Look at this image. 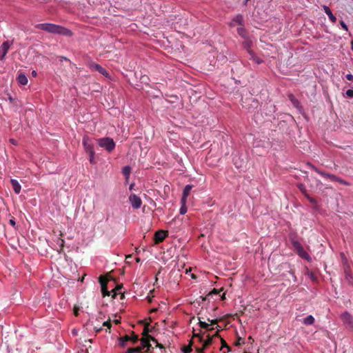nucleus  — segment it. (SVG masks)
I'll use <instances>...</instances> for the list:
<instances>
[{"instance_id":"43","label":"nucleus","mask_w":353,"mask_h":353,"mask_svg":"<svg viewBox=\"0 0 353 353\" xmlns=\"http://www.w3.org/2000/svg\"><path fill=\"white\" fill-rule=\"evenodd\" d=\"M241 343H243V339L240 337V338H239L238 341H236L235 342V345L239 346V345H241Z\"/></svg>"},{"instance_id":"32","label":"nucleus","mask_w":353,"mask_h":353,"mask_svg":"<svg viewBox=\"0 0 353 353\" xmlns=\"http://www.w3.org/2000/svg\"><path fill=\"white\" fill-rule=\"evenodd\" d=\"M199 325L201 327L202 329H208V327L210 325V324L204 322V321H201V319H199Z\"/></svg>"},{"instance_id":"8","label":"nucleus","mask_w":353,"mask_h":353,"mask_svg":"<svg viewBox=\"0 0 353 353\" xmlns=\"http://www.w3.org/2000/svg\"><path fill=\"white\" fill-rule=\"evenodd\" d=\"M83 145L85 148V150L88 154H89L91 152L94 151V145L89 138L88 136H84L83 138Z\"/></svg>"},{"instance_id":"12","label":"nucleus","mask_w":353,"mask_h":353,"mask_svg":"<svg viewBox=\"0 0 353 353\" xmlns=\"http://www.w3.org/2000/svg\"><path fill=\"white\" fill-rule=\"evenodd\" d=\"M91 69L98 71L105 77L109 76L108 72L102 66L98 65V63H92L91 65Z\"/></svg>"},{"instance_id":"13","label":"nucleus","mask_w":353,"mask_h":353,"mask_svg":"<svg viewBox=\"0 0 353 353\" xmlns=\"http://www.w3.org/2000/svg\"><path fill=\"white\" fill-rule=\"evenodd\" d=\"M192 188H193L192 185H188L184 188L183 191V196H182V199H181L182 203H186L187 197L189 195L190 192L191 191Z\"/></svg>"},{"instance_id":"61","label":"nucleus","mask_w":353,"mask_h":353,"mask_svg":"<svg viewBox=\"0 0 353 353\" xmlns=\"http://www.w3.org/2000/svg\"><path fill=\"white\" fill-rule=\"evenodd\" d=\"M124 294H121V299H123L124 298Z\"/></svg>"},{"instance_id":"49","label":"nucleus","mask_w":353,"mask_h":353,"mask_svg":"<svg viewBox=\"0 0 353 353\" xmlns=\"http://www.w3.org/2000/svg\"><path fill=\"white\" fill-rule=\"evenodd\" d=\"M9 222H10V223L13 227H14V226H15V225H16V222H15V221H14V219H10V220L9 221Z\"/></svg>"},{"instance_id":"48","label":"nucleus","mask_w":353,"mask_h":353,"mask_svg":"<svg viewBox=\"0 0 353 353\" xmlns=\"http://www.w3.org/2000/svg\"><path fill=\"white\" fill-rule=\"evenodd\" d=\"M195 350L196 351L197 353H204L203 348L202 347H196Z\"/></svg>"},{"instance_id":"28","label":"nucleus","mask_w":353,"mask_h":353,"mask_svg":"<svg viewBox=\"0 0 353 353\" xmlns=\"http://www.w3.org/2000/svg\"><path fill=\"white\" fill-rule=\"evenodd\" d=\"M130 341H132L133 344H135V343H137L139 341L138 335L135 334L134 332H132Z\"/></svg>"},{"instance_id":"51","label":"nucleus","mask_w":353,"mask_h":353,"mask_svg":"<svg viewBox=\"0 0 353 353\" xmlns=\"http://www.w3.org/2000/svg\"><path fill=\"white\" fill-rule=\"evenodd\" d=\"M303 194L305 196V197H306L307 199H309V198H310V196L307 194V191H306V192H305V193H304Z\"/></svg>"},{"instance_id":"42","label":"nucleus","mask_w":353,"mask_h":353,"mask_svg":"<svg viewBox=\"0 0 353 353\" xmlns=\"http://www.w3.org/2000/svg\"><path fill=\"white\" fill-rule=\"evenodd\" d=\"M208 321L210 322L211 325H216L218 323L220 319L210 320V319H208Z\"/></svg>"},{"instance_id":"26","label":"nucleus","mask_w":353,"mask_h":353,"mask_svg":"<svg viewBox=\"0 0 353 353\" xmlns=\"http://www.w3.org/2000/svg\"><path fill=\"white\" fill-rule=\"evenodd\" d=\"M192 345H193V341H192V340H190L188 345L184 347V349L183 350V352L184 353H190L192 350Z\"/></svg>"},{"instance_id":"14","label":"nucleus","mask_w":353,"mask_h":353,"mask_svg":"<svg viewBox=\"0 0 353 353\" xmlns=\"http://www.w3.org/2000/svg\"><path fill=\"white\" fill-rule=\"evenodd\" d=\"M10 47L9 43L8 41L4 42L1 46H0V59H3Z\"/></svg>"},{"instance_id":"41","label":"nucleus","mask_w":353,"mask_h":353,"mask_svg":"<svg viewBox=\"0 0 353 353\" xmlns=\"http://www.w3.org/2000/svg\"><path fill=\"white\" fill-rule=\"evenodd\" d=\"M307 165H308L310 168H312V169L314 172H316V173H318V174H319V172H321L320 170L317 169V168H316V167H315L314 165H313V164H312V163H307Z\"/></svg>"},{"instance_id":"39","label":"nucleus","mask_w":353,"mask_h":353,"mask_svg":"<svg viewBox=\"0 0 353 353\" xmlns=\"http://www.w3.org/2000/svg\"><path fill=\"white\" fill-rule=\"evenodd\" d=\"M111 325H112V324H111V321L110 319L103 322V326L107 327V329H110Z\"/></svg>"},{"instance_id":"5","label":"nucleus","mask_w":353,"mask_h":353,"mask_svg":"<svg viewBox=\"0 0 353 353\" xmlns=\"http://www.w3.org/2000/svg\"><path fill=\"white\" fill-rule=\"evenodd\" d=\"M129 201L132 207L134 209L139 208L142 205V201L139 196L134 194H132L129 197Z\"/></svg>"},{"instance_id":"20","label":"nucleus","mask_w":353,"mask_h":353,"mask_svg":"<svg viewBox=\"0 0 353 353\" xmlns=\"http://www.w3.org/2000/svg\"><path fill=\"white\" fill-rule=\"evenodd\" d=\"M17 79H18L19 83L21 85H26L28 82L27 77L23 73L19 74Z\"/></svg>"},{"instance_id":"6","label":"nucleus","mask_w":353,"mask_h":353,"mask_svg":"<svg viewBox=\"0 0 353 353\" xmlns=\"http://www.w3.org/2000/svg\"><path fill=\"white\" fill-rule=\"evenodd\" d=\"M244 103L245 105H243V107L247 108L249 111L255 110V108L259 106V101L254 98L246 99V101H245Z\"/></svg>"},{"instance_id":"11","label":"nucleus","mask_w":353,"mask_h":353,"mask_svg":"<svg viewBox=\"0 0 353 353\" xmlns=\"http://www.w3.org/2000/svg\"><path fill=\"white\" fill-rule=\"evenodd\" d=\"M236 25L243 26V16L242 14H237L232 19L230 26H235Z\"/></svg>"},{"instance_id":"44","label":"nucleus","mask_w":353,"mask_h":353,"mask_svg":"<svg viewBox=\"0 0 353 353\" xmlns=\"http://www.w3.org/2000/svg\"><path fill=\"white\" fill-rule=\"evenodd\" d=\"M155 343H156V347H159L160 349H165V346L163 345L161 343H159L158 341L157 340V341H154Z\"/></svg>"},{"instance_id":"9","label":"nucleus","mask_w":353,"mask_h":353,"mask_svg":"<svg viewBox=\"0 0 353 353\" xmlns=\"http://www.w3.org/2000/svg\"><path fill=\"white\" fill-rule=\"evenodd\" d=\"M319 174L324 177L328 178L332 181H337L339 183L343 185H347V183L345 182V180H343L341 178L338 177L337 176L332 174H328L325 172H319Z\"/></svg>"},{"instance_id":"33","label":"nucleus","mask_w":353,"mask_h":353,"mask_svg":"<svg viewBox=\"0 0 353 353\" xmlns=\"http://www.w3.org/2000/svg\"><path fill=\"white\" fill-rule=\"evenodd\" d=\"M219 293V290L214 288L212 292H209L205 298H203V300H205V299L208 298L210 296H212L213 294H218Z\"/></svg>"},{"instance_id":"55","label":"nucleus","mask_w":353,"mask_h":353,"mask_svg":"<svg viewBox=\"0 0 353 353\" xmlns=\"http://www.w3.org/2000/svg\"><path fill=\"white\" fill-rule=\"evenodd\" d=\"M224 299H225V293H223V295L221 296V299L224 300Z\"/></svg>"},{"instance_id":"19","label":"nucleus","mask_w":353,"mask_h":353,"mask_svg":"<svg viewBox=\"0 0 353 353\" xmlns=\"http://www.w3.org/2000/svg\"><path fill=\"white\" fill-rule=\"evenodd\" d=\"M301 258L308 259L310 258L308 253L303 249L302 245L299 247V249L296 250Z\"/></svg>"},{"instance_id":"15","label":"nucleus","mask_w":353,"mask_h":353,"mask_svg":"<svg viewBox=\"0 0 353 353\" xmlns=\"http://www.w3.org/2000/svg\"><path fill=\"white\" fill-rule=\"evenodd\" d=\"M154 329V327L150 326L149 323H146L142 333L143 338H148V336H150L149 333L152 332Z\"/></svg>"},{"instance_id":"17","label":"nucleus","mask_w":353,"mask_h":353,"mask_svg":"<svg viewBox=\"0 0 353 353\" xmlns=\"http://www.w3.org/2000/svg\"><path fill=\"white\" fill-rule=\"evenodd\" d=\"M323 10L326 13V14L328 16L330 20L332 23L336 22V17L332 13L330 8L327 7V6H323Z\"/></svg>"},{"instance_id":"3","label":"nucleus","mask_w":353,"mask_h":353,"mask_svg":"<svg viewBox=\"0 0 353 353\" xmlns=\"http://www.w3.org/2000/svg\"><path fill=\"white\" fill-rule=\"evenodd\" d=\"M141 345L137 347L136 348H139L141 352L137 353H147L153 347H152L150 341H157V339L152 336H149L148 338H141Z\"/></svg>"},{"instance_id":"29","label":"nucleus","mask_w":353,"mask_h":353,"mask_svg":"<svg viewBox=\"0 0 353 353\" xmlns=\"http://www.w3.org/2000/svg\"><path fill=\"white\" fill-rule=\"evenodd\" d=\"M292 244L294 247V248L296 250L298 249H299V247L301 246V245L300 244V243L299 241H297V240H296L295 239H292Z\"/></svg>"},{"instance_id":"40","label":"nucleus","mask_w":353,"mask_h":353,"mask_svg":"<svg viewBox=\"0 0 353 353\" xmlns=\"http://www.w3.org/2000/svg\"><path fill=\"white\" fill-rule=\"evenodd\" d=\"M345 94L347 97H348L350 98H352L353 97V90H352V89L347 90L345 92Z\"/></svg>"},{"instance_id":"58","label":"nucleus","mask_w":353,"mask_h":353,"mask_svg":"<svg viewBox=\"0 0 353 353\" xmlns=\"http://www.w3.org/2000/svg\"><path fill=\"white\" fill-rule=\"evenodd\" d=\"M248 340H249V341H254V339H253L252 336H249V337H248Z\"/></svg>"},{"instance_id":"47","label":"nucleus","mask_w":353,"mask_h":353,"mask_svg":"<svg viewBox=\"0 0 353 353\" xmlns=\"http://www.w3.org/2000/svg\"><path fill=\"white\" fill-rule=\"evenodd\" d=\"M208 345L206 344V342L203 339L202 341V347L201 348H203V351L208 347Z\"/></svg>"},{"instance_id":"7","label":"nucleus","mask_w":353,"mask_h":353,"mask_svg":"<svg viewBox=\"0 0 353 353\" xmlns=\"http://www.w3.org/2000/svg\"><path fill=\"white\" fill-rule=\"evenodd\" d=\"M108 281V279H107L106 278H104L102 276L99 277V282L101 285V292H102L103 296H110L112 293V291L108 290V288H107Z\"/></svg>"},{"instance_id":"56","label":"nucleus","mask_w":353,"mask_h":353,"mask_svg":"<svg viewBox=\"0 0 353 353\" xmlns=\"http://www.w3.org/2000/svg\"><path fill=\"white\" fill-rule=\"evenodd\" d=\"M345 272L346 274V277L347 279L348 278V276H350L348 274H347V269L345 270Z\"/></svg>"},{"instance_id":"64","label":"nucleus","mask_w":353,"mask_h":353,"mask_svg":"<svg viewBox=\"0 0 353 353\" xmlns=\"http://www.w3.org/2000/svg\"><path fill=\"white\" fill-rule=\"evenodd\" d=\"M77 314H78L77 311H74V315L77 316Z\"/></svg>"},{"instance_id":"1","label":"nucleus","mask_w":353,"mask_h":353,"mask_svg":"<svg viewBox=\"0 0 353 353\" xmlns=\"http://www.w3.org/2000/svg\"><path fill=\"white\" fill-rule=\"evenodd\" d=\"M34 27L46 31L47 32L57 34L58 35H66L67 37L72 35V32L70 30L56 24L39 23L35 25Z\"/></svg>"},{"instance_id":"16","label":"nucleus","mask_w":353,"mask_h":353,"mask_svg":"<svg viewBox=\"0 0 353 353\" xmlns=\"http://www.w3.org/2000/svg\"><path fill=\"white\" fill-rule=\"evenodd\" d=\"M216 328H217L218 330H217V332H216L215 334H214L213 336H210V334H208L206 336L207 339L205 340H204L206 342V344L208 345V346L212 345V343H213V339H214V337H219V332L220 330V326L217 325Z\"/></svg>"},{"instance_id":"35","label":"nucleus","mask_w":353,"mask_h":353,"mask_svg":"<svg viewBox=\"0 0 353 353\" xmlns=\"http://www.w3.org/2000/svg\"><path fill=\"white\" fill-rule=\"evenodd\" d=\"M137 352H141V350L139 348H130L127 350L125 353H137Z\"/></svg>"},{"instance_id":"34","label":"nucleus","mask_w":353,"mask_h":353,"mask_svg":"<svg viewBox=\"0 0 353 353\" xmlns=\"http://www.w3.org/2000/svg\"><path fill=\"white\" fill-rule=\"evenodd\" d=\"M289 99L295 106H297V105L299 104V101L294 97V96L291 95L290 94L289 96Z\"/></svg>"},{"instance_id":"63","label":"nucleus","mask_w":353,"mask_h":353,"mask_svg":"<svg viewBox=\"0 0 353 353\" xmlns=\"http://www.w3.org/2000/svg\"><path fill=\"white\" fill-rule=\"evenodd\" d=\"M136 261H137V262H139V261H140V259H139V258H137V259H136Z\"/></svg>"},{"instance_id":"45","label":"nucleus","mask_w":353,"mask_h":353,"mask_svg":"<svg viewBox=\"0 0 353 353\" xmlns=\"http://www.w3.org/2000/svg\"><path fill=\"white\" fill-rule=\"evenodd\" d=\"M346 79L350 81H353V74H347L346 75Z\"/></svg>"},{"instance_id":"60","label":"nucleus","mask_w":353,"mask_h":353,"mask_svg":"<svg viewBox=\"0 0 353 353\" xmlns=\"http://www.w3.org/2000/svg\"><path fill=\"white\" fill-rule=\"evenodd\" d=\"M351 48L353 50V41H351Z\"/></svg>"},{"instance_id":"25","label":"nucleus","mask_w":353,"mask_h":353,"mask_svg":"<svg viewBox=\"0 0 353 353\" xmlns=\"http://www.w3.org/2000/svg\"><path fill=\"white\" fill-rule=\"evenodd\" d=\"M237 32L241 37H242L243 38L245 37L246 32H245V28L243 26L239 27L237 28Z\"/></svg>"},{"instance_id":"31","label":"nucleus","mask_w":353,"mask_h":353,"mask_svg":"<svg viewBox=\"0 0 353 353\" xmlns=\"http://www.w3.org/2000/svg\"><path fill=\"white\" fill-rule=\"evenodd\" d=\"M221 350H222L224 347H226L228 349V352H230L231 349L229 347V345L227 344L226 341L223 339H222V338H221Z\"/></svg>"},{"instance_id":"57","label":"nucleus","mask_w":353,"mask_h":353,"mask_svg":"<svg viewBox=\"0 0 353 353\" xmlns=\"http://www.w3.org/2000/svg\"><path fill=\"white\" fill-rule=\"evenodd\" d=\"M132 257V255H127L126 256V259H130Z\"/></svg>"},{"instance_id":"36","label":"nucleus","mask_w":353,"mask_h":353,"mask_svg":"<svg viewBox=\"0 0 353 353\" xmlns=\"http://www.w3.org/2000/svg\"><path fill=\"white\" fill-rule=\"evenodd\" d=\"M204 333H198V334H194L193 336L196 337L199 339L200 342L203 341V337Z\"/></svg>"},{"instance_id":"59","label":"nucleus","mask_w":353,"mask_h":353,"mask_svg":"<svg viewBox=\"0 0 353 353\" xmlns=\"http://www.w3.org/2000/svg\"><path fill=\"white\" fill-rule=\"evenodd\" d=\"M36 75H37V72L35 71H33L32 72V76L33 77H36Z\"/></svg>"},{"instance_id":"30","label":"nucleus","mask_w":353,"mask_h":353,"mask_svg":"<svg viewBox=\"0 0 353 353\" xmlns=\"http://www.w3.org/2000/svg\"><path fill=\"white\" fill-rule=\"evenodd\" d=\"M88 155H90V163L91 164L96 163V161H95V158H94L95 152L94 151L91 152L90 154H88Z\"/></svg>"},{"instance_id":"2","label":"nucleus","mask_w":353,"mask_h":353,"mask_svg":"<svg viewBox=\"0 0 353 353\" xmlns=\"http://www.w3.org/2000/svg\"><path fill=\"white\" fill-rule=\"evenodd\" d=\"M97 141L100 147L109 152L113 151L116 147V143L114 140L111 138H108V137L97 139Z\"/></svg>"},{"instance_id":"23","label":"nucleus","mask_w":353,"mask_h":353,"mask_svg":"<svg viewBox=\"0 0 353 353\" xmlns=\"http://www.w3.org/2000/svg\"><path fill=\"white\" fill-rule=\"evenodd\" d=\"M122 287H123L122 284H119L114 290H112V298L114 299V298L117 297V296L118 295V291H119L122 288Z\"/></svg>"},{"instance_id":"50","label":"nucleus","mask_w":353,"mask_h":353,"mask_svg":"<svg viewBox=\"0 0 353 353\" xmlns=\"http://www.w3.org/2000/svg\"><path fill=\"white\" fill-rule=\"evenodd\" d=\"M308 200L310 201V203H312L313 204L316 203V200L314 199V198L310 197V198H309Z\"/></svg>"},{"instance_id":"52","label":"nucleus","mask_w":353,"mask_h":353,"mask_svg":"<svg viewBox=\"0 0 353 353\" xmlns=\"http://www.w3.org/2000/svg\"><path fill=\"white\" fill-rule=\"evenodd\" d=\"M214 328L213 327H210L209 326V327H208V329L207 330H208V331H212V330H214Z\"/></svg>"},{"instance_id":"22","label":"nucleus","mask_w":353,"mask_h":353,"mask_svg":"<svg viewBox=\"0 0 353 353\" xmlns=\"http://www.w3.org/2000/svg\"><path fill=\"white\" fill-rule=\"evenodd\" d=\"M314 319L313 316H312V315L307 316L303 320V323L305 325H312V324H314Z\"/></svg>"},{"instance_id":"37","label":"nucleus","mask_w":353,"mask_h":353,"mask_svg":"<svg viewBox=\"0 0 353 353\" xmlns=\"http://www.w3.org/2000/svg\"><path fill=\"white\" fill-rule=\"evenodd\" d=\"M187 212V207L185 205V203H183V205L180 208V214H185Z\"/></svg>"},{"instance_id":"21","label":"nucleus","mask_w":353,"mask_h":353,"mask_svg":"<svg viewBox=\"0 0 353 353\" xmlns=\"http://www.w3.org/2000/svg\"><path fill=\"white\" fill-rule=\"evenodd\" d=\"M130 341V336L128 335H125L119 339V345L121 347H125L126 342Z\"/></svg>"},{"instance_id":"62","label":"nucleus","mask_w":353,"mask_h":353,"mask_svg":"<svg viewBox=\"0 0 353 353\" xmlns=\"http://www.w3.org/2000/svg\"><path fill=\"white\" fill-rule=\"evenodd\" d=\"M133 186H134V184H131V185H130V190H132V188H133Z\"/></svg>"},{"instance_id":"46","label":"nucleus","mask_w":353,"mask_h":353,"mask_svg":"<svg viewBox=\"0 0 353 353\" xmlns=\"http://www.w3.org/2000/svg\"><path fill=\"white\" fill-rule=\"evenodd\" d=\"M340 23H341V26H342L343 29H344L346 31L348 30L347 26L345 25V23L343 21H341Z\"/></svg>"},{"instance_id":"54","label":"nucleus","mask_w":353,"mask_h":353,"mask_svg":"<svg viewBox=\"0 0 353 353\" xmlns=\"http://www.w3.org/2000/svg\"><path fill=\"white\" fill-rule=\"evenodd\" d=\"M10 141L12 143V144H16V141L14 140V139H10Z\"/></svg>"},{"instance_id":"24","label":"nucleus","mask_w":353,"mask_h":353,"mask_svg":"<svg viewBox=\"0 0 353 353\" xmlns=\"http://www.w3.org/2000/svg\"><path fill=\"white\" fill-rule=\"evenodd\" d=\"M57 244L59 245L60 248L58 250L59 253L63 252V247H64V240L61 238H59L57 241Z\"/></svg>"},{"instance_id":"10","label":"nucleus","mask_w":353,"mask_h":353,"mask_svg":"<svg viewBox=\"0 0 353 353\" xmlns=\"http://www.w3.org/2000/svg\"><path fill=\"white\" fill-rule=\"evenodd\" d=\"M168 235V232L164 230H159L154 234V243L159 244L164 241Z\"/></svg>"},{"instance_id":"27","label":"nucleus","mask_w":353,"mask_h":353,"mask_svg":"<svg viewBox=\"0 0 353 353\" xmlns=\"http://www.w3.org/2000/svg\"><path fill=\"white\" fill-rule=\"evenodd\" d=\"M131 173V167H129V165H127L126 167H123V174L126 176L128 177Z\"/></svg>"},{"instance_id":"18","label":"nucleus","mask_w":353,"mask_h":353,"mask_svg":"<svg viewBox=\"0 0 353 353\" xmlns=\"http://www.w3.org/2000/svg\"><path fill=\"white\" fill-rule=\"evenodd\" d=\"M10 183L12 185V187L16 194H19L21 190V185L20 183L18 182L17 179H12L10 180Z\"/></svg>"},{"instance_id":"53","label":"nucleus","mask_w":353,"mask_h":353,"mask_svg":"<svg viewBox=\"0 0 353 353\" xmlns=\"http://www.w3.org/2000/svg\"><path fill=\"white\" fill-rule=\"evenodd\" d=\"M114 322L116 323V324H118V323H120V320L119 319H117V320H114Z\"/></svg>"},{"instance_id":"38","label":"nucleus","mask_w":353,"mask_h":353,"mask_svg":"<svg viewBox=\"0 0 353 353\" xmlns=\"http://www.w3.org/2000/svg\"><path fill=\"white\" fill-rule=\"evenodd\" d=\"M298 188L303 194L305 193V192L307 191L305 186L303 184H299Z\"/></svg>"},{"instance_id":"4","label":"nucleus","mask_w":353,"mask_h":353,"mask_svg":"<svg viewBox=\"0 0 353 353\" xmlns=\"http://www.w3.org/2000/svg\"><path fill=\"white\" fill-rule=\"evenodd\" d=\"M343 323L349 327H353V317L350 312L345 311L341 314Z\"/></svg>"}]
</instances>
